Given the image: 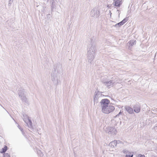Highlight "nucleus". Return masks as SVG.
I'll list each match as a JSON object with an SVG mask.
<instances>
[{
  "instance_id": "obj_11",
  "label": "nucleus",
  "mask_w": 157,
  "mask_h": 157,
  "mask_svg": "<svg viewBox=\"0 0 157 157\" xmlns=\"http://www.w3.org/2000/svg\"><path fill=\"white\" fill-rule=\"evenodd\" d=\"M114 2L113 3L114 6L119 7L121 5V1L120 0H113Z\"/></svg>"
},
{
  "instance_id": "obj_22",
  "label": "nucleus",
  "mask_w": 157,
  "mask_h": 157,
  "mask_svg": "<svg viewBox=\"0 0 157 157\" xmlns=\"http://www.w3.org/2000/svg\"><path fill=\"white\" fill-rule=\"evenodd\" d=\"M133 154H132L131 155H126L125 157H133Z\"/></svg>"
},
{
  "instance_id": "obj_17",
  "label": "nucleus",
  "mask_w": 157,
  "mask_h": 157,
  "mask_svg": "<svg viewBox=\"0 0 157 157\" xmlns=\"http://www.w3.org/2000/svg\"><path fill=\"white\" fill-rule=\"evenodd\" d=\"M136 43V41L134 40H131L129 41V44L131 46H132Z\"/></svg>"
},
{
  "instance_id": "obj_18",
  "label": "nucleus",
  "mask_w": 157,
  "mask_h": 157,
  "mask_svg": "<svg viewBox=\"0 0 157 157\" xmlns=\"http://www.w3.org/2000/svg\"><path fill=\"white\" fill-rule=\"evenodd\" d=\"M18 128L21 131L22 134L23 135H24V132H23V129L22 128H21V127L19 125H18Z\"/></svg>"
},
{
  "instance_id": "obj_5",
  "label": "nucleus",
  "mask_w": 157,
  "mask_h": 157,
  "mask_svg": "<svg viewBox=\"0 0 157 157\" xmlns=\"http://www.w3.org/2000/svg\"><path fill=\"white\" fill-rule=\"evenodd\" d=\"M26 119L23 118L24 121L28 125L29 128H31L32 127V123L31 120L29 119V117L26 116Z\"/></svg>"
},
{
  "instance_id": "obj_6",
  "label": "nucleus",
  "mask_w": 157,
  "mask_h": 157,
  "mask_svg": "<svg viewBox=\"0 0 157 157\" xmlns=\"http://www.w3.org/2000/svg\"><path fill=\"white\" fill-rule=\"evenodd\" d=\"M106 131L108 133L112 134H116L117 133L116 129L113 127H108Z\"/></svg>"
},
{
  "instance_id": "obj_13",
  "label": "nucleus",
  "mask_w": 157,
  "mask_h": 157,
  "mask_svg": "<svg viewBox=\"0 0 157 157\" xmlns=\"http://www.w3.org/2000/svg\"><path fill=\"white\" fill-rule=\"evenodd\" d=\"M125 107L126 110L129 113L132 114L134 113L133 109L132 108L127 106H125Z\"/></svg>"
},
{
  "instance_id": "obj_7",
  "label": "nucleus",
  "mask_w": 157,
  "mask_h": 157,
  "mask_svg": "<svg viewBox=\"0 0 157 157\" xmlns=\"http://www.w3.org/2000/svg\"><path fill=\"white\" fill-rule=\"evenodd\" d=\"M51 79L53 83L55 85H57L58 84V81L56 74L54 73H52L51 74Z\"/></svg>"
},
{
  "instance_id": "obj_4",
  "label": "nucleus",
  "mask_w": 157,
  "mask_h": 157,
  "mask_svg": "<svg viewBox=\"0 0 157 157\" xmlns=\"http://www.w3.org/2000/svg\"><path fill=\"white\" fill-rule=\"evenodd\" d=\"M102 93L101 92H100L98 90H96L95 92L94 96V104L98 102L100 98L102 96Z\"/></svg>"
},
{
  "instance_id": "obj_23",
  "label": "nucleus",
  "mask_w": 157,
  "mask_h": 157,
  "mask_svg": "<svg viewBox=\"0 0 157 157\" xmlns=\"http://www.w3.org/2000/svg\"><path fill=\"white\" fill-rule=\"evenodd\" d=\"M137 157H145L144 155H141V154H139L137 156Z\"/></svg>"
},
{
  "instance_id": "obj_3",
  "label": "nucleus",
  "mask_w": 157,
  "mask_h": 157,
  "mask_svg": "<svg viewBox=\"0 0 157 157\" xmlns=\"http://www.w3.org/2000/svg\"><path fill=\"white\" fill-rule=\"evenodd\" d=\"M100 12L98 8H94L91 11L90 15L94 18H97L100 15Z\"/></svg>"
},
{
  "instance_id": "obj_9",
  "label": "nucleus",
  "mask_w": 157,
  "mask_h": 157,
  "mask_svg": "<svg viewBox=\"0 0 157 157\" xmlns=\"http://www.w3.org/2000/svg\"><path fill=\"white\" fill-rule=\"evenodd\" d=\"M103 83L108 87L110 86H113L115 85V82H113V80H110L109 81L107 82H105Z\"/></svg>"
},
{
  "instance_id": "obj_15",
  "label": "nucleus",
  "mask_w": 157,
  "mask_h": 157,
  "mask_svg": "<svg viewBox=\"0 0 157 157\" xmlns=\"http://www.w3.org/2000/svg\"><path fill=\"white\" fill-rule=\"evenodd\" d=\"M117 145V140H115L111 142L109 144V146L114 147V146H116Z\"/></svg>"
},
{
  "instance_id": "obj_19",
  "label": "nucleus",
  "mask_w": 157,
  "mask_h": 157,
  "mask_svg": "<svg viewBox=\"0 0 157 157\" xmlns=\"http://www.w3.org/2000/svg\"><path fill=\"white\" fill-rule=\"evenodd\" d=\"M122 152L123 153H124V154H126V153H130V152H128V151L126 149H124V150H123L122 151Z\"/></svg>"
},
{
  "instance_id": "obj_20",
  "label": "nucleus",
  "mask_w": 157,
  "mask_h": 157,
  "mask_svg": "<svg viewBox=\"0 0 157 157\" xmlns=\"http://www.w3.org/2000/svg\"><path fill=\"white\" fill-rule=\"evenodd\" d=\"M4 157H10V156L8 153H6L4 155Z\"/></svg>"
},
{
  "instance_id": "obj_2",
  "label": "nucleus",
  "mask_w": 157,
  "mask_h": 157,
  "mask_svg": "<svg viewBox=\"0 0 157 157\" xmlns=\"http://www.w3.org/2000/svg\"><path fill=\"white\" fill-rule=\"evenodd\" d=\"M96 51L95 44L91 42L88 48L87 57L88 62L91 63L95 57V53Z\"/></svg>"
},
{
  "instance_id": "obj_8",
  "label": "nucleus",
  "mask_w": 157,
  "mask_h": 157,
  "mask_svg": "<svg viewBox=\"0 0 157 157\" xmlns=\"http://www.w3.org/2000/svg\"><path fill=\"white\" fill-rule=\"evenodd\" d=\"M133 109L135 113H138L140 111V106L139 105L136 104L133 106Z\"/></svg>"
},
{
  "instance_id": "obj_1",
  "label": "nucleus",
  "mask_w": 157,
  "mask_h": 157,
  "mask_svg": "<svg viewBox=\"0 0 157 157\" xmlns=\"http://www.w3.org/2000/svg\"><path fill=\"white\" fill-rule=\"evenodd\" d=\"M109 100L107 99H104L101 100L100 103L102 112L108 114L114 110L115 108L113 106L109 105Z\"/></svg>"
},
{
  "instance_id": "obj_12",
  "label": "nucleus",
  "mask_w": 157,
  "mask_h": 157,
  "mask_svg": "<svg viewBox=\"0 0 157 157\" xmlns=\"http://www.w3.org/2000/svg\"><path fill=\"white\" fill-rule=\"evenodd\" d=\"M26 92L24 89L20 90L18 93V94L19 97L21 98V97L26 95L25 93Z\"/></svg>"
},
{
  "instance_id": "obj_21",
  "label": "nucleus",
  "mask_w": 157,
  "mask_h": 157,
  "mask_svg": "<svg viewBox=\"0 0 157 157\" xmlns=\"http://www.w3.org/2000/svg\"><path fill=\"white\" fill-rule=\"evenodd\" d=\"M13 0H9V6H10L11 5V4L13 2Z\"/></svg>"
},
{
  "instance_id": "obj_26",
  "label": "nucleus",
  "mask_w": 157,
  "mask_h": 157,
  "mask_svg": "<svg viewBox=\"0 0 157 157\" xmlns=\"http://www.w3.org/2000/svg\"><path fill=\"white\" fill-rule=\"evenodd\" d=\"M39 152L40 156H42L43 155V154L40 151H39Z\"/></svg>"
},
{
  "instance_id": "obj_25",
  "label": "nucleus",
  "mask_w": 157,
  "mask_h": 157,
  "mask_svg": "<svg viewBox=\"0 0 157 157\" xmlns=\"http://www.w3.org/2000/svg\"><path fill=\"white\" fill-rule=\"evenodd\" d=\"M121 113H121V112H120L118 114H117V115H116V117H118L119 115L120 114H121Z\"/></svg>"
},
{
  "instance_id": "obj_27",
  "label": "nucleus",
  "mask_w": 157,
  "mask_h": 157,
  "mask_svg": "<svg viewBox=\"0 0 157 157\" xmlns=\"http://www.w3.org/2000/svg\"><path fill=\"white\" fill-rule=\"evenodd\" d=\"M53 2H52V4H53Z\"/></svg>"
},
{
  "instance_id": "obj_14",
  "label": "nucleus",
  "mask_w": 157,
  "mask_h": 157,
  "mask_svg": "<svg viewBox=\"0 0 157 157\" xmlns=\"http://www.w3.org/2000/svg\"><path fill=\"white\" fill-rule=\"evenodd\" d=\"M21 100L22 101L28 104L29 103V101L28 98H26V95L21 98Z\"/></svg>"
},
{
  "instance_id": "obj_10",
  "label": "nucleus",
  "mask_w": 157,
  "mask_h": 157,
  "mask_svg": "<svg viewBox=\"0 0 157 157\" xmlns=\"http://www.w3.org/2000/svg\"><path fill=\"white\" fill-rule=\"evenodd\" d=\"M128 20V18L127 17H126L122 21L116 25L115 26L117 27H120V26L123 25L125 23L127 22Z\"/></svg>"
},
{
  "instance_id": "obj_16",
  "label": "nucleus",
  "mask_w": 157,
  "mask_h": 157,
  "mask_svg": "<svg viewBox=\"0 0 157 157\" xmlns=\"http://www.w3.org/2000/svg\"><path fill=\"white\" fill-rule=\"evenodd\" d=\"M7 149V147L6 146H5L4 147L2 148V150L1 151V153H4Z\"/></svg>"
},
{
  "instance_id": "obj_24",
  "label": "nucleus",
  "mask_w": 157,
  "mask_h": 157,
  "mask_svg": "<svg viewBox=\"0 0 157 157\" xmlns=\"http://www.w3.org/2000/svg\"><path fill=\"white\" fill-rule=\"evenodd\" d=\"M122 144V141H120V140H117V144Z\"/></svg>"
}]
</instances>
